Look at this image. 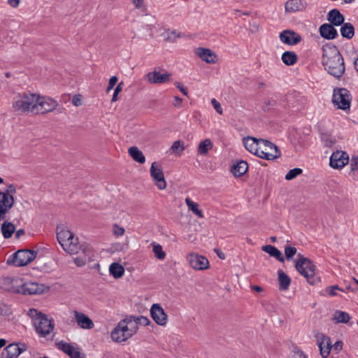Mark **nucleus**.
I'll return each instance as SVG.
<instances>
[{
	"label": "nucleus",
	"mask_w": 358,
	"mask_h": 358,
	"mask_svg": "<svg viewBox=\"0 0 358 358\" xmlns=\"http://www.w3.org/2000/svg\"><path fill=\"white\" fill-rule=\"evenodd\" d=\"M25 231L24 229H19L15 233V237L20 238L22 236L24 235Z\"/></svg>",
	"instance_id": "0e129e2a"
},
{
	"label": "nucleus",
	"mask_w": 358,
	"mask_h": 358,
	"mask_svg": "<svg viewBox=\"0 0 358 358\" xmlns=\"http://www.w3.org/2000/svg\"><path fill=\"white\" fill-rule=\"evenodd\" d=\"M109 272L113 278L117 279L121 278L124 273V267L119 263H113L109 267Z\"/></svg>",
	"instance_id": "f704fd0d"
},
{
	"label": "nucleus",
	"mask_w": 358,
	"mask_h": 358,
	"mask_svg": "<svg viewBox=\"0 0 358 358\" xmlns=\"http://www.w3.org/2000/svg\"><path fill=\"white\" fill-rule=\"evenodd\" d=\"M308 6L305 0H288L285 3L286 13H294L304 11Z\"/></svg>",
	"instance_id": "aec40b11"
},
{
	"label": "nucleus",
	"mask_w": 358,
	"mask_h": 358,
	"mask_svg": "<svg viewBox=\"0 0 358 358\" xmlns=\"http://www.w3.org/2000/svg\"><path fill=\"white\" fill-rule=\"evenodd\" d=\"M82 99H83V96L81 94H75L72 97L71 103L75 106H77V107L80 106L83 104Z\"/></svg>",
	"instance_id": "de8ad7c7"
},
{
	"label": "nucleus",
	"mask_w": 358,
	"mask_h": 358,
	"mask_svg": "<svg viewBox=\"0 0 358 358\" xmlns=\"http://www.w3.org/2000/svg\"><path fill=\"white\" fill-rule=\"evenodd\" d=\"M195 53L206 63L215 64L216 62L217 55L213 50L210 49L198 48L196 49Z\"/></svg>",
	"instance_id": "393cba45"
},
{
	"label": "nucleus",
	"mask_w": 358,
	"mask_h": 358,
	"mask_svg": "<svg viewBox=\"0 0 358 358\" xmlns=\"http://www.w3.org/2000/svg\"><path fill=\"white\" fill-rule=\"evenodd\" d=\"M129 318H131V322H134V326L136 327V329H138V324H142L143 326H147L150 323V320L147 317L144 316L141 317H130Z\"/></svg>",
	"instance_id": "79ce46f5"
},
{
	"label": "nucleus",
	"mask_w": 358,
	"mask_h": 358,
	"mask_svg": "<svg viewBox=\"0 0 358 358\" xmlns=\"http://www.w3.org/2000/svg\"><path fill=\"white\" fill-rule=\"evenodd\" d=\"M289 358H308L305 353L299 350L296 349L292 352V354L290 355Z\"/></svg>",
	"instance_id": "09e8293b"
},
{
	"label": "nucleus",
	"mask_w": 358,
	"mask_h": 358,
	"mask_svg": "<svg viewBox=\"0 0 358 358\" xmlns=\"http://www.w3.org/2000/svg\"><path fill=\"white\" fill-rule=\"evenodd\" d=\"M117 82V76H112L108 82V85L106 89V92H108L110 90H111L114 86L116 85Z\"/></svg>",
	"instance_id": "3c124183"
},
{
	"label": "nucleus",
	"mask_w": 358,
	"mask_h": 358,
	"mask_svg": "<svg viewBox=\"0 0 358 358\" xmlns=\"http://www.w3.org/2000/svg\"><path fill=\"white\" fill-rule=\"evenodd\" d=\"M213 144L210 139L207 138L199 143L197 152L201 155H206L208 152L213 148Z\"/></svg>",
	"instance_id": "c9c22d12"
},
{
	"label": "nucleus",
	"mask_w": 358,
	"mask_h": 358,
	"mask_svg": "<svg viewBox=\"0 0 358 358\" xmlns=\"http://www.w3.org/2000/svg\"><path fill=\"white\" fill-rule=\"evenodd\" d=\"M185 203L187 204L188 209L192 211L199 217L203 218V214L201 210L199 209V204L191 200L190 198L187 197L185 199Z\"/></svg>",
	"instance_id": "4c0bfd02"
},
{
	"label": "nucleus",
	"mask_w": 358,
	"mask_h": 358,
	"mask_svg": "<svg viewBox=\"0 0 358 358\" xmlns=\"http://www.w3.org/2000/svg\"><path fill=\"white\" fill-rule=\"evenodd\" d=\"M185 149L184 143L182 141H176L173 143L171 150L173 153L180 155Z\"/></svg>",
	"instance_id": "ea45409f"
},
{
	"label": "nucleus",
	"mask_w": 358,
	"mask_h": 358,
	"mask_svg": "<svg viewBox=\"0 0 358 358\" xmlns=\"http://www.w3.org/2000/svg\"><path fill=\"white\" fill-rule=\"evenodd\" d=\"M354 66L356 71L358 72V57L354 62Z\"/></svg>",
	"instance_id": "774afa93"
},
{
	"label": "nucleus",
	"mask_w": 358,
	"mask_h": 358,
	"mask_svg": "<svg viewBox=\"0 0 358 358\" xmlns=\"http://www.w3.org/2000/svg\"><path fill=\"white\" fill-rule=\"evenodd\" d=\"M150 315L152 320L160 326H164L167 322V315L164 309L158 303H155L150 308Z\"/></svg>",
	"instance_id": "f3484780"
},
{
	"label": "nucleus",
	"mask_w": 358,
	"mask_h": 358,
	"mask_svg": "<svg viewBox=\"0 0 358 358\" xmlns=\"http://www.w3.org/2000/svg\"><path fill=\"white\" fill-rule=\"evenodd\" d=\"M57 238L67 253L75 255L81 250L87 262L95 260L96 254L92 246L87 243L80 245L78 238L71 231L58 227L57 228Z\"/></svg>",
	"instance_id": "f257e3e1"
},
{
	"label": "nucleus",
	"mask_w": 358,
	"mask_h": 358,
	"mask_svg": "<svg viewBox=\"0 0 358 358\" xmlns=\"http://www.w3.org/2000/svg\"><path fill=\"white\" fill-rule=\"evenodd\" d=\"M131 324V318L121 320L111 332L113 341L121 343L131 338L136 331V327H129Z\"/></svg>",
	"instance_id": "20e7f679"
},
{
	"label": "nucleus",
	"mask_w": 358,
	"mask_h": 358,
	"mask_svg": "<svg viewBox=\"0 0 358 358\" xmlns=\"http://www.w3.org/2000/svg\"><path fill=\"white\" fill-rule=\"evenodd\" d=\"M58 106L57 102L50 98L36 94L34 114H45L55 110Z\"/></svg>",
	"instance_id": "9d476101"
},
{
	"label": "nucleus",
	"mask_w": 358,
	"mask_h": 358,
	"mask_svg": "<svg viewBox=\"0 0 358 358\" xmlns=\"http://www.w3.org/2000/svg\"><path fill=\"white\" fill-rule=\"evenodd\" d=\"M136 8L140 9L143 7L144 0H131Z\"/></svg>",
	"instance_id": "13d9d810"
},
{
	"label": "nucleus",
	"mask_w": 358,
	"mask_h": 358,
	"mask_svg": "<svg viewBox=\"0 0 358 358\" xmlns=\"http://www.w3.org/2000/svg\"><path fill=\"white\" fill-rule=\"evenodd\" d=\"M152 251L155 254V257L158 259L163 260L166 257V253L163 250L161 245L158 243H153Z\"/></svg>",
	"instance_id": "a19ab883"
},
{
	"label": "nucleus",
	"mask_w": 358,
	"mask_h": 358,
	"mask_svg": "<svg viewBox=\"0 0 358 358\" xmlns=\"http://www.w3.org/2000/svg\"><path fill=\"white\" fill-rule=\"evenodd\" d=\"M248 169V163L245 161L241 160L233 165L231 172L235 176H241L247 172Z\"/></svg>",
	"instance_id": "7c9ffc66"
},
{
	"label": "nucleus",
	"mask_w": 358,
	"mask_h": 358,
	"mask_svg": "<svg viewBox=\"0 0 358 358\" xmlns=\"http://www.w3.org/2000/svg\"><path fill=\"white\" fill-rule=\"evenodd\" d=\"M150 176L159 189L162 190L166 189V182L164 178L163 171L161 166L155 162L151 165Z\"/></svg>",
	"instance_id": "4468645a"
},
{
	"label": "nucleus",
	"mask_w": 358,
	"mask_h": 358,
	"mask_svg": "<svg viewBox=\"0 0 358 358\" xmlns=\"http://www.w3.org/2000/svg\"><path fill=\"white\" fill-rule=\"evenodd\" d=\"M327 20L333 26H340L343 24L345 18L341 12L337 9H333L328 13Z\"/></svg>",
	"instance_id": "cd10ccee"
},
{
	"label": "nucleus",
	"mask_w": 358,
	"mask_h": 358,
	"mask_svg": "<svg viewBox=\"0 0 358 358\" xmlns=\"http://www.w3.org/2000/svg\"><path fill=\"white\" fill-rule=\"evenodd\" d=\"M332 348H334V350L336 351H341L343 348V342L342 341H336L334 345H332Z\"/></svg>",
	"instance_id": "052dcab7"
},
{
	"label": "nucleus",
	"mask_w": 358,
	"mask_h": 358,
	"mask_svg": "<svg viewBox=\"0 0 358 358\" xmlns=\"http://www.w3.org/2000/svg\"><path fill=\"white\" fill-rule=\"evenodd\" d=\"M2 192L7 196H13V194L16 193V187L13 184H10L7 186V188L5 190V192Z\"/></svg>",
	"instance_id": "49530a36"
},
{
	"label": "nucleus",
	"mask_w": 358,
	"mask_h": 358,
	"mask_svg": "<svg viewBox=\"0 0 358 358\" xmlns=\"http://www.w3.org/2000/svg\"><path fill=\"white\" fill-rule=\"evenodd\" d=\"M327 290L328 291L329 295L336 296L337 294L336 292V290H342V289L341 288H339L338 285H334V286L327 287Z\"/></svg>",
	"instance_id": "5fc2aeb1"
},
{
	"label": "nucleus",
	"mask_w": 358,
	"mask_h": 358,
	"mask_svg": "<svg viewBox=\"0 0 358 358\" xmlns=\"http://www.w3.org/2000/svg\"><path fill=\"white\" fill-rule=\"evenodd\" d=\"M296 248L291 245H286L285 247V255L287 259H291L296 254Z\"/></svg>",
	"instance_id": "c03bdc74"
},
{
	"label": "nucleus",
	"mask_w": 358,
	"mask_h": 358,
	"mask_svg": "<svg viewBox=\"0 0 358 358\" xmlns=\"http://www.w3.org/2000/svg\"><path fill=\"white\" fill-rule=\"evenodd\" d=\"M172 74L166 70L157 67L146 74V78L150 84H162L171 81Z\"/></svg>",
	"instance_id": "9b49d317"
},
{
	"label": "nucleus",
	"mask_w": 358,
	"mask_h": 358,
	"mask_svg": "<svg viewBox=\"0 0 358 358\" xmlns=\"http://www.w3.org/2000/svg\"><path fill=\"white\" fill-rule=\"evenodd\" d=\"M27 315L31 318L36 332L41 336H45L52 331L54 324L45 315L34 308L29 309Z\"/></svg>",
	"instance_id": "7ed1b4c3"
},
{
	"label": "nucleus",
	"mask_w": 358,
	"mask_h": 358,
	"mask_svg": "<svg viewBox=\"0 0 358 358\" xmlns=\"http://www.w3.org/2000/svg\"><path fill=\"white\" fill-rule=\"evenodd\" d=\"M189 265L194 270H204L208 267L207 258L196 253H190L186 256Z\"/></svg>",
	"instance_id": "ddd939ff"
},
{
	"label": "nucleus",
	"mask_w": 358,
	"mask_h": 358,
	"mask_svg": "<svg viewBox=\"0 0 358 358\" xmlns=\"http://www.w3.org/2000/svg\"><path fill=\"white\" fill-rule=\"evenodd\" d=\"M75 319L78 325L84 329H91L94 324L92 320L85 313H80L77 310L73 312Z\"/></svg>",
	"instance_id": "b1692460"
},
{
	"label": "nucleus",
	"mask_w": 358,
	"mask_h": 358,
	"mask_svg": "<svg viewBox=\"0 0 358 358\" xmlns=\"http://www.w3.org/2000/svg\"><path fill=\"white\" fill-rule=\"evenodd\" d=\"M21 278L9 276L0 277V289L10 292L18 293Z\"/></svg>",
	"instance_id": "f8f14e48"
},
{
	"label": "nucleus",
	"mask_w": 358,
	"mask_h": 358,
	"mask_svg": "<svg viewBox=\"0 0 358 358\" xmlns=\"http://www.w3.org/2000/svg\"><path fill=\"white\" fill-rule=\"evenodd\" d=\"M352 95L345 88H336L334 90L332 102L338 109L350 110Z\"/></svg>",
	"instance_id": "6e6552de"
},
{
	"label": "nucleus",
	"mask_w": 358,
	"mask_h": 358,
	"mask_svg": "<svg viewBox=\"0 0 358 358\" xmlns=\"http://www.w3.org/2000/svg\"><path fill=\"white\" fill-rule=\"evenodd\" d=\"M7 3L12 8H17L20 5V0H7Z\"/></svg>",
	"instance_id": "bf43d9fd"
},
{
	"label": "nucleus",
	"mask_w": 358,
	"mask_h": 358,
	"mask_svg": "<svg viewBox=\"0 0 358 358\" xmlns=\"http://www.w3.org/2000/svg\"><path fill=\"white\" fill-rule=\"evenodd\" d=\"M87 262V259H85V257H78L74 259V263L78 266H83L85 265Z\"/></svg>",
	"instance_id": "864d4df0"
},
{
	"label": "nucleus",
	"mask_w": 358,
	"mask_h": 358,
	"mask_svg": "<svg viewBox=\"0 0 358 358\" xmlns=\"http://www.w3.org/2000/svg\"><path fill=\"white\" fill-rule=\"evenodd\" d=\"M297 256L298 259L295 264V268L301 275L306 278L310 284H315V265L310 259L303 257L301 254H298Z\"/></svg>",
	"instance_id": "423d86ee"
},
{
	"label": "nucleus",
	"mask_w": 358,
	"mask_h": 358,
	"mask_svg": "<svg viewBox=\"0 0 358 358\" xmlns=\"http://www.w3.org/2000/svg\"><path fill=\"white\" fill-rule=\"evenodd\" d=\"M251 289L253 291H255V292H261L263 290V289L260 286H259V285H252V286H251Z\"/></svg>",
	"instance_id": "338daca9"
},
{
	"label": "nucleus",
	"mask_w": 358,
	"mask_h": 358,
	"mask_svg": "<svg viewBox=\"0 0 358 358\" xmlns=\"http://www.w3.org/2000/svg\"><path fill=\"white\" fill-rule=\"evenodd\" d=\"M352 171H358V157H353L351 160Z\"/></svg>",
	"instance_id": "6e6d98bb"
},
{
	"label": "nucleus",
	"mask_w": 358,
	"mask_h": 358,
	"mask_svg": "<svg viewBox=\"0 0 358 358\" xmlns=\"http://www.w3.org/2000/svg\"><path fill=\"white\" fill-rule=\"evenodd\" d=\"M322 63L328 73L336 78H341L345 71L343 57L334 45L322 47Z\"/></svg>",
	"instance_id": "f03ea898"
},
{
	"label": "nucleus",
	"mask_w": 358,
	"mask_h": 358,
	"mask_svg": "<svg viewBox=\"0 0 358 358\" xmlns=\"http://www.w3.org/2000/svg\"><path fill=\"white\" fill-rule=\"evenodd\" d=\"M320 34L325 39L332 40L338 35L336 29L330 24H323L320 27Z\"/></svg>",
	"instance_id": "a878e982"
},
{
	"label": "nucleus",
	"mask_w": 358,
	"mask_h": 358,
	"mask_svg": "<svg viewBox=\"0 0 358 358\" xmlns=\"http://www.w3.org/2000/svg\"><path fill=\"white\" fill-rule=\"evenodd\" d=\"M113 234L115 237H119L123 236L125 233V229L124 227H120L117 224H114L113 225Z\"/></svg>",
	"instance_id": "a18cd8bd"
},
{
	"label": "nucleus",
	"mask_w": 358,
	"mask_h": 358,
	"mask_svg": "<svg viewBox=\"0 0 358 358\" xmlns=\"http://www.w3.org/2000/svg\"><path fill=\"white\" fill-rule=\"evenodd\" d=\"M280 39L282 43L289 45H294L299 43L302 38L292 30H284L280 34Z\"/></svg>",
	"instance_id": "6ab92c4d"
},
{
	"label": "nucleus",
	"mask_w": 358,
	"mask_h": 358,
	"mask_svg": "<svg viewBox=\"0 0 358 358\" xmlns=\"http://www.w3.org/2000/svg\"><path fill=\"white\" fill-rule=\"evenodd\" d=\"M257 157L266 159L274 160L280 157V151L278 148L268 140L261 138Z\"/></svg>",
	"instance_id": "1a4fd4ad"
},
{
	"label": "nucleus",
	"mask_w": 358,
	"mask_h": 358,
	"mask_svg": "<svg viewBox=\"0 0 358 358\" xmlns=\"http://www.w3.org/2000/svg\"><path fill=\"white\" fill-rule=\"evenodd\" d=\"M36 255L37 252L32 250H19L8 257L6 264L15 266H24L31 263Z\"/></svg>",
	"instance_id": "0eeeda50"
},
{
	"label": "nucleus",
	"mask_w": 358,
	"mask_h": 358,
	"mask_svg": "<svg viewBox=\"0 0 358 358\" xmlns=\"http://www.w3.org/2000/svg\"><path fill=\"white\" fill-rule=\"evenodd\" d=\"M36 94L23 93L17 95L13 101V110L21 113L34 112Z\"/></svg>",
	"instance_id": "39448f33"
},
{
	"label": "nucleus",
	"mask_w": 358,
	"mask_h": 358,
	"mask_svg": "<svg viewBox=\"0 0 358 358\" xmlns=\"http://www.w3.org/2000/svg\"><path fill=\"white\" fill-rule=\"evenodd\" d=\"M317 345L320 348V353L323 358H327L332 348L330 338L322 333H317L315 335Z\"/></svg>",
	"instance_id": "2eb2a0df"
},
{
	"label": "nucleus",
	"mask_w": 358,
	"mask_h": 358,
	"mask_svg": "<svg viewBox=\"0 0 358 358\" xmlns=\"http://www.w3.org/2000/svg\"><path fill=\"white\" fill-rule=\"evenodd\" d=\"M349 161L348 155L343 151L334 152L330 157L329 164L334 169H341Z\"/></svg>",
	"instance_id": "dca6fc26"
},
{
	"label": "nucleus",
	"mask_w": 358,
	"mask_h": 358,
	"mask_svg": "<svg viewBox=\"0 0 358 358\" xmlns=\"http://www.w3.org/2000/svg\"><path fill=\"white\" fill-rule=\"evenodd\" d=\"M10 313V310L9 307L7 305L0 302V314L2 315H7Z\"/></svg>",
	"instance_id": "8fccbe9b"
},
{
	"label": "nucleus",
	"mask_w": 358,
	"mask_h": 358,
	"mask_svg": "<svg viewBox=\"0 0 358 358\" xmlns=\"http://www.w3.org/2000/svg\"><path fill=\"white\" fill-rule=\"evenodd\" d=\"M302 171H303L302 169H299V168H295V169H291L286 174L285 179L287 180H291L295 178L296 176L301 174Z\"/></svg>",
	"instance_id": "37998d69"
},
{
	"label": "nucleus",
	"mask_w": 358,
	"mask_h": 358,
	"mask_svg": "<svg viewBox=\"0 0 358 358\" xmlns=\"http://www.w3.org/2000/svg\"><path fill=\"white\" fill-rule=\"evenodd\" d=\"M262 249L264 252L268 253L270 256L275 257L279 262H284L285 259L282 252L275 247L271 245H264Z\"/></svg>",
	"instance_id": "c85d7f7f"
},
{
	"label": "nucleus",
	"mask_w": 358,
	"mask_h": 358,
	"mask_svg": "<svg viewBox=\"0 0 358 358\" xmlns=\"http://www.w3.org/2000/svg\"><path fill=\"white\" fill-rule=\"evenodd\" d=\"M211 103H212L213 106L214 107V108L215 109V110L219 114L222 115V108L220 103L215 99H213L211 100Z\"/></svg>",
	"instance_id": "603ef678"
},
{
	"label": "nucleus",
	"mask_w": 358,
	"mask_h": 358,
	"mask_svg": "<svg viewBox=\"0 0 358 358\" xmlns=\"http://www.w3.org/2000/svg\"><path fill=\"white\" fill-rule=\"evenodd\" d=\"M128 153L134 161L140 164L145 163V157L136 146L130 147L128 150Z\"/></svg>",
	"instance_id": "2f4dec72"
},
{
	"label": "nucleus",
	"mask_w": 358,
	"mask_h": 358,
	"mask_svg": "<svg viewBox=\"0 0 358 358\" xmlns=\"http://www.w3.org/2000/svg\"><path fill=\"white\" fill-rule=\"evenodd\" d=\"M26 350V345L24 344H21L19 345L17 343H11L9 344L6 348L3 350L1 353L2 358H16L22 352Z\"/></svg>",
	"instance_id": "a211bd4d"
},
{
	"label": "nucleus",
	"mask_w": 358,
	"mask_h": 358,
	"mask_svg": "<svg viewBox=\"0 0 358 358\" xmlns=\"http://www.w3.org/2000/svg\"><path fill=\"white\" fill-rule=\"evenodd\" d=\"M341 34L343 38L351 39L355 35V28L353 25L350 22H343L341 28Z\"/></svg>",
	"instance_id": "72a5a7b5"
},
{
	"label": "nucleus",
	"mask_w": 358,
	"mask_h": 358,
	"mask_svg": "<svg viewBox=\"0 0 358 358\" xmlns=\"http://www.w3.org/2000/svg\"><path fill=\"white\" fill-rule=\"evenodd\" d=\"M278 282H279V289L282 291L287 290L290 283L291 279L282 270H279L278 271Z\"/></svg>",
	"instance_id": "c756f323"
},
{
	"label": "nucleus",
	"mask_w": 358,
	"mask_h": 358,
	"mask_svg": "<svg viewBox=\"0 0 358 358\" xmlns=\"http://www.w3.org/2000/svg\"><path fill=\"white\" fill-rule=\"evenodd\" d=\"M261 138H256L254 137L248 136L243 138V144L245 148L251 153L257 156L259 148V141Z\"/></svg>",
	"instance_id": "bb28decb"
},
{
	"label": "nucleus",
	"mask_w": 358,
	"mask_h": 358,
	"mask_svg": "<svg viewBox=\"0 0 358 358\" xmlns=\"http://www.w3.org/2000/svg\"><path fill=\"white\" fill-rule=\"evenodd\" d=\"M176 87L185 96L187 95V90L181 83L176 82L175 83Z\"/></svg>",
	"instance_id": "4d7b16f0"
},
{
	"label": "nucleus",
	"mask_w": 358,
	"mask_h": 358,
	"mask_svg": "<svg viewBox=\"0 0 358 358\" xmlns=\"http://www.w3.org/2000/svg\"><path fill=\"white\" fill-rule=\"evenodd\" d=\"M1 232L5 238H9L15 231V225L8 221H5L1 225Z\"/></svg>",
	"instance_id": "e433bc0d"
},
{
	"label": "nucleus",
	"mask_w": 358,
	"mask_h": 358,
	"mask_svg": "<svg viewBox=\"0 0 358 358\" xmlns=\"http://www.w3.org/2000/svg\"><path fill=\"white\" fill-rule=\"evenodd\" d=\"M124 85L123 82H120L117 86L115 87V91L116 93H120L122 90V87Z\"/></svg>",
	"instance_id": "e2e57ef3"
},
{
	"label": "nucleus",
	"mask_w": 358,
	"mask_h": 358,
	"mask_svg": "<svg viewBox=\"0 0 358 358\" xmlns=\"http://www.w3.org/2000/svg\"><path fill=\"white\" fill-rule=\"evenodd\" d=\"M298 60L297 55L292 51H286L282 55V61L287 66H292Z\"/></svg>",
	"instance_id": "473e14b6"
},
{
	"label": "nucleus",
	"mask_w": 358,
	"mask_h": 358,
	"mask_svg": "<svg viewBox=\"0 0 358 358\" xmlns=\"http://www.w3.org/2000/svg\"><path fill=\"white\" fill-rule=\"evenodd\" d=\"M57 346L58 349L62 350L71 358H85V355L80 353L78 348H74L70 343L59 341L57 343Z\"/></svg>",
	"instance_id": "412c9836"
},
{
	"label": "nucleus",
	"mask_w": 358,
	"mask_h": 358,
	"mask_svg": "<svg viewBox=\"0 0 358 358\" xmlns=\"http://www.w3.org/2000/svg\"><path fill=\"white\" fill-rule=\"evenodd\" d=\"M350 319L349 314L341 310H336L333 317V320L336 323H347Z\"/></svg>",
	"instance_id": "58836bf2"
},
{
	"label": "nucleus",
	"mask_w": 358,
	"mask_h": 358,
	"mask_svg": "<svg viewBox=\"0 0 358 358\" xmlns=\"http://www.w3.org/2000/svg\"><path fill=\"white\" fill-rule=\"evenodd\" d=\"M214 251L217 253V256L222 259H224L225 258V256L224 255V253H222V252H220V250L219 249H214Z\"/></svg>",
	"instance_id": "69168bd1"
},
{
	"label": "nucleus",
	"mask_w": 358,
	"mask_h": 358,
	"mask_svg": "<svg viewBox=\"0 0 358 358\" xmlns=\"http://www.w3.org/2000/svg\"><path fill=\"white\" fill-rule=\"evenodd\" d=\"M18 289V293H21L22 294L31 295L39 294L41 292V289L37 283L34 282H24L22 279H21L20 285Z\"/></svg>",
	"instance_id": "5701e85b"
},
{
	"label": "nucleus",
	"mask_w": 358,
	"mask_h": 358,
	"mask_svg": "<svg viewBox=\"0 0 358 358\" xmlns=\"http://www.w3.org/2000/svg\"><path fill=\"white\" fill-rule=\"evenodd\" d=\"M13 196H7L0 192V221L5 217V214L14 204Z\"/></svg>",
	"instance_id": "4be33fe9"
},
{
	"label": "nucleus",
	"mask_w": 358,
	"mask_h": 358,
	"mask_svg": "<svg viewBox=\"0 0 358 358\" xmlns=\"http://www.w3.org/2000/svg\"><path fill=\"white\" fill-rule=\"evenodd\" d=\"M182 99L178 96L175 97V101L173 103V106L175 107H180L182 104Z\"/></svg>",
	"instance_id": "680f3d73"
}]
</instances>
